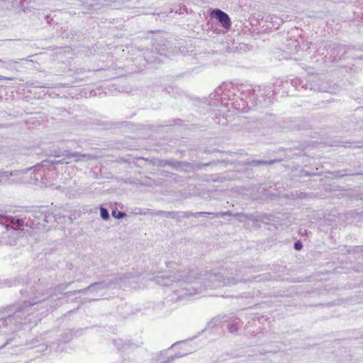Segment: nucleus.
Returning <instances> with one entry per match:
<instances>
[{
    "mask_svg": "<svg viewBox=\"0 0 363 363\" xmlns=\"http://www.w3.org/2000/svg\"><path fill=\"white\" fill-rule=\"evenodd\" d=\"M6 282L9 286L21 284L23 288L20 289L22 301L0 308V333L4 334L19 330L27 320L36 324L41 317L30 316L35 311L44 309L46 298L45 282L35 275V272L26 277H15Z\"/></svg>",
    "mask_w": 363,
    "mask_h": 363,
    "instance_id": "f257e3e1",
    "label": "nucleus"
},
{
    "mask_svg": "<svg viewBox=\"0 0 363 363\" xmlns=\"http://www.w3.org/2000/svg\"><path fill=\"white\" fill-rule=\"evenodd\" d=\"M235 277H225L221 272L213 273L205 272V274L196 277L194 271L186 274L185 272H177L173 275L160 276V286L169 287L168 291L173 293L171 301L184 298L188 296L201 294L207 288H217L225 285L235 284L238 282H246L250 279L240 278V274H246L254 272L252 267H242L235 270Z\"/></svg>",
    "mask_w": 363,
    "mask_h": 363,
    "instance_id": "f03ea898",
    "label": "nucleus"
},
{
    "mask_svg": "<svg viewBox=\"0 0 363 363\" xmlns=\"http://www.w3.org/2000/svg\"><path fill=\"white\" fill-rule=\"evenodd\" d=\"M130 273L124 275L118 274L115 277L114 279L95 282L90 284L86 288L65 293H63V291L67 289L72 284V281L57 285L55 288L52 289L51 293L48 291V283L46 282V280L45 279H40V281H43L45 282L46 289V298L45 304H43V308L45 310V311H42L39 315L40 316L43 315L44 313L49 311V309L55 308L57 306L62 304L65 302H67L71 296L79 293H82L84 294L90 293L94 296L91 298V301L99 300V297L102 296V291L108 289L113 286L120 284L121 282H123V279H130Z\"/></svg>",
    "mask_w": 363,
    "mask_h": 363,
    "instance_id": "7ed1b4c3",
    "label": "nucleus"
},
{
    "mask_svg": "<svg viewBox=\"0 0 363 363\" xmlns=\"http://www.w3.org/2000/svg\"><path fill=\"white\" fill-rule=\"evenodd\" d=\"M44 210L43 208L35 209L28 212L26 214H19L14 216H1V223H13L17 225H23L30 228L38 230H46L44 219Z\"/></svg>",
    "mask_w": 363,
    "mask_h": 363,
    "instance_id": "20e7f679",
    "label": "nucleus"
},
{
    "mask_svg": "<svg viewBox=\"0 0 363 363\" xmlns=\"http://www.w3.org/2000/svg\"><path fill=\"white\" fill-rule=\"evenodd\" d=\"M239 91L238 86H235L231 82H223L220 86L217 87L214 92L211 94L210 99L216 100L213 103L214 106H218L220 104L222 106H227L228 102L226 100L233 101V96L236 95L235 91Z\"/></svg>",
    "mask_w": 363,
    "mask_h": 363,
    "instance_id": "39448f33",
    "label": "nucleus"
},
{
    "mask_svg": "<svg viewBox=\"0 0 363 363\" xmlns=\"http://www.w3.org/2000/svg\"><path fill=\"white\" fill-rule=\"evenodd\" d=\"M38 167V166H33L31 167L26 168L23 169H18L11 172L0 171V185L26 182L28 181L26 179V175L29 174L32 169L35 171Z\"/></svg>",
    "mask_w": 363,
    "mask_h": 363,
    "instance_id": "423d86ee",
    "label": "nucleus"
},
{
    "mask_svg": "<svg viewBox=\"0 0 363 363\" xmlns=\"http://www.w3.org/2000/svg\"><path fill=\"white\" fill-rule=\"evenodd\" d=\"M82 332V330H78L76 332H73L72 330H67L65 331L62 335L61 338L57 340V342H48L46 341L45 342H43V347H45L46 349L48 347H50V349H53L56 351H62L63 350V347H60L61 342L62 343H67L72 340L74 336H77V333Z\"/></svg>",
    "mask_w": 363,
    "mask_h": 363,
    "instance_id": "0eeeda50",
    "label": "nucleus"
},
{
    "mask_svg": "<svg viewBox=\"0 0 363 363\" xmlns=\"http://www.w3.org/2000/svg\"><path fill=\"white\" fill-rule=\"evenodd\" d=\"M211 18L217 20L221 26L226 30L231 27V20L228 13L219 9H211L209 13Z\"/></svg>",
    "mask_w": 363,
    "mask_h": 363,
    "instance_id": "6e6552de",
    "label": "nucleus"
},
{
    "mask_svg": "<svg viewBox=\"0 0 363 363\" xmlns=\"http://www.w3.org/2000/svg\"><path fill=\"white\" fill-rule=\"evenodd\" d=\"M55 157H65L66 160L74 162L87 161L94 159V157L89 154H81L78 152H72L68 150H63L62 154L55 155Z\"/></svg>",
    "mask_w": 363,
    "mask_h": 363,
    "instance_id": "1a4fd4ad",
    "label": "nucleus"
},
{
    "mask_svg": "<svg viewBox=\"0 0 363 363\" xmlns=\"http://www.w3.org/2000/svg\"><path fill=\"white\" fill-rule=\"evenodd\" d=\"M167 35L166 33L160 31V56L163 55L167 56L169 53L174 52L177 49V46L174 45V43L168 40L164 36Z\"/></svg>",
    "mask_w": 363,
    "mask_h": 363,
    "instance_id": "9d476101",
    "label": "nucleus"
},
{
    "mask_svg": "<svg viewBox=\"0 0 363 363\" xmlns=\"http://www.w3.org/2000/svg\"><path fill=\"white\" fill-rule=\"evenodd\" d=\"M240 99L242 101L247 100L252 103V104H256V96L259 94H256V89L252 88L251 86H243L241 85L239 88Z\"/></svg>",
    "mask_w": 363,
    "mask_h": 363,
    "instance_id": "9b49d317",
    "label": "nucleus"
},
{
    "mask_svg": "<svg viewBox=\"0 0 363 363\" xmlns=\"http://www.w3.org/2000/svg\"><path fill=\"white\" fill-rule=\"evenodd\" d=\"M44 219L45 222L46 230L50 229L53 225L54 223H61V219L65 218L55 212H51L44 210Z\"/></svg>",
    "mask_w": 363,
    "mask_h": 363,
    "instance_id": "f8f14e48",
    "label": "nucleus"
},
{
    "mask_svg": "<svg viewBox=\"0 0 363 363\" xmlns=\"http://www.w3.org/2000/svg\"><path fill=\"white\" fill-rule=\"evenodd\" d=\"M183 217L189 218L191 216L195 217V218H199L200 216H205V215H211L213 218H218V217H223L225 216H231L232 213L230 211H225V212H219V213H210V212H196V213H191L189 211L184 212Z\"/></svg>",
    "mask_w": 363,
    "mask_h": 363,
    "instance_id": "ddd939ff",
    "label": "nucleus"
},
{
    "mask_svg": "<svg viewBox=\"0 0 363 363\" xmlns=\"http://www.w3.org/2000/svg\"><path fill=\"white\" fill-rule=\"evenodd\" d=\"M35 166H38V168L35 169H32L30 173V179L34 180L35 182H38L43 179V176L44 175V169L40 164H38Z\"/></svg>",
    "mask_w": 363,
    "mask_h": 363,
    "instance_id": "4468645a",
    "label": "nucleus"
},
{
    "mask_svg": "<svg viewBox=\"0 0 363 363\" xmlns=\"http://www.w3.org/2000/svg\"><path fill=\"white\" fill-rule=\"evenodd\" d=\"M240 326L241 323L240 319L235 318L228 325V331L230 333H235L238 331Z\"/></svg>",
    "mask_w": 363,
    "mask_h": 363,
    "instance_id": "2eb2a0df",
    "label": "nucleus"
},
{
    "mask_svg": "<svg viewBox=\"0 0 363 363\" xmlns=\"http://www.w3.org/2000/svg\"><path fill=\"white\" fill-rule=\"evenodd\" d=\"M277 162L275 160H252L250 164L252 166L254 167H258L260 165H267V164H273Z\"/></svg>",
    "mask_w": 363,
    "mask_h": 363,
    "instance_id": "dca6fc26",
    "label": "nucleus"
},
{
    "mask_svg": "<svg viewBox=\"0 0 363 363\" xmlns=\"http://www.w3.org/2000/svg\"><path fill=\"white\" fill-rule=\"evenodd\" d=\"M274 216L272 214H262L259 216L257 218V221H260L265 224H269L270 221H273Z\"/></svg>",
    "mask_w": 363,
    "mask_h": 363,
    "instance_id": "f3484780",
    "label": "nucleus"
},
{
    "mask_svg": "<svg viewBox=\"0 0 363 363\" xmlns=\"http://www.w3.org/2000/svg\"><path fill=\"white\" fill-rule=\"evenodd\" d=\"M224 317H215L213 318L210 322L208 323L207 327L208 328H213L216 326H217L218 324H220L222 322V318Z\"/></svg>",
    "mask_w": 363,
    "mask_h": 363,
    "instance_id": "a211bd4d",
    "label": "nucleus"
},
{
    "mask_svg": "<svg viewBox=\"0 0 363 363\" xmlns=\"http://www.w3.org/2000/svg\"><path fill=\"white\" fill-rule=\"evenodd\" d=\"M271 277V275L269 274H259L257 276H255L252 277L253 281L255 282H259L262 281H266L269 280Z\"/></svg>",
    "mask_w": 363,
    "mask_h": 363,
    "instance_id": "6ab92c4d",
    "label": "nucleus"
},
{
    "mask_svg": "<svg viewBox=\"0 0 363 363\" xmlns=\"http://www.w3.org/2000/svg\"><path fill=\"white\" fill-rule=\"evenodd\" d=\"M100 216L104 220H108L110 218V214L107 208L101 206L100 207Z\"/></svg>",
    "mask_w": 363,
    "mask_h": 363,
    "instance_id": "aec40b11",
    "label": "nucleus"
},
{
    "mask_svg": "<svg viewBox=\"0 0 363 363\" xmlns=\"http://www.w3.org/2000/svg\"><path fill=\"white\" fill-rule=\"evenodd\" d=\"M274 95V91L271 86H264V97L270 99Z\"/></svg>",
    "mask_w": 363,
    "mask_h": 363,
    "instance_id": "412c9836",
    "label": "nucleus"
},
{
    "mask_svg": "<svg viewBox=\"0 0 363 363\" xmlns=\"http://www.w3.org/2000/svg\"><path fill=\"white\" fill-rule=\"evenodd\" d=\"M186 354H187V353L178 352V353L175 354L174 355H172L169 357H168L166 361H164L163 363H171V362H172L176 358L182 357Z\"/></svg>",
    "mask_w": 363,
    "mask_h": 363,
    "instance_id": "4be33fe9",
    "label": "nucleus"
},
{
    "mask_svg": "<svg viewBox=\"0 0 363 363\" xmlns=\"http://www.w3.org/2000/svg\"><path fill=\"white\" fill-rule=\"evenodd\" d=\"M112 216L116 219H121L123 218L126 216V214L124 212L118 210H113Z\"/></svg>",
    "mask_w": 363,
    "mask_h": 363,
    "instance_id": "5701e85b",
    "label": "nucleus"
},
{
    "mask_svg": "<svg viewBox=\"0 0 363 363\" xmlns=\"http://www.w3.org/2000/svg\"><path fill=\"white\" fill-rule=\"evenodd\" d=\"M256 89V94H259L258 96H256V101L258 99V98L264 97V86H258L257 87H255Z\"/></svg>",
    "mask_w": 363,
    "mask_h": 363,
    "instance_id": "b1692460",
    "label": "nucleus"
},
{
    "mask_svg": "<svg viewBox=\"0 0 363 363\" xmlns=\"http://www.w3.org/2000/svg\"><path fill=\"white\" fill-rule=\"evenodd\" d=\"M45 338H42L41 337H36L35 339L33 340L32 342L30 343V345H31V347H38V346H40V340H44Z\"/></svg>",
    "mask_w": 363,
    "mask_h": 363,
    "instance_id": "393cba45",
    "label": "nucleus"
},
{
    "mask_svg": "<svg viewBox=\"0 0 363 363\" xmlns=\"http://www.w3.org/2000/svg\"><path fill=\"white\" fill-rule=\"evenodd\" d=\"M294 248L296 250V251H299L301 250L302 248H303V244L301 241H296L294 242Z\"/></svg>",
    "mask_w": 363,
    "mask_h": 363,
    "instance_id": "a878e982",
    "label": "nucleus"
},
{
    "mask_svg": "<svg viewBox=\"0 0 363 363\" xmlns=\"http://www.w3.org/2000/svg\"><path fill=\"white\" fill-rule=\"evenodd\" d=\"M58 162H60L61 164H68L70 163V161L66 160V158L63 157L62 160H58Z\"/></svg>",
    "mask_w": 363,
    "mask_h": 363,
    "instance_id": "bb28decb",
    "label": "nucleus"
},
{
    "mask_svg": "<svg viewBox=\"0 0 363 363\" xmlns=\"http://www.w3.org/2000/svg\"><path fill=\"white\" fill-rule=\"evenodd\" d=\"M174 213H170V212H167V211H161L160 212V216H167V215H172V214H174Z\"/></svg>",
    "mask_w": 363,
    "mask_h": 363,
    "instance_id": "cd10ccee",
    "label": "nucleus"
},
{
    "mask_svg": "<svg viewBox=\"0 0 363 363\" xmlns=\"http://www.w3.org/2000/svg\"><path fill=\"white\" fill-rule=\"evenodd\" d=\"M62 151L57 150L54 151V156L55 157V155L62 154Z\"/></svg>",
    "mask_w": 363,
    "mask_h": 363,
    "instance_id": "c85d7f7f",
    "label": "nucleus"
},
{
    "mask_svg": "<svg viewBox=\"0 0 363 363\" xmlns=\"http://www.w3.org/2000/svg\"><path fill=\"white\" fill-rule=\"evenodd\" d=\"M135 210L137 211H135V214H143V213L145 214V213H143V212H142V211H141V209H140V208H139V209H135Z\"/></svg>",
    "mask_w": 363,
    "mask_h": 363,
    "instance_id": "c756f323",
    "label": "nucleus"
},
{
    "mask_svg": "<svg viewBox=\"0 0 363 363\" xmlns=\"http://www.w3.org/2000/svg\"><path fill=\"white\" fill-rule=\"evenodd\" d=\"M184 342H185V341H180V342H177V343L174 344V345H172V347H174V346H176V345H179V344H182V343H184Z\"/></svg>",
    "mask_w": 363,
    "mask_h": 363,
    "instance_id": "7c9ffc66",
    "label": "nucleus"
},
{
    "mask_svg": "<svg viewBox=\"0 0 363 363\" xmlns=\"http://www.w3.org/2000/svg\"><path fill=\"white\" fill-rule=\"evenodd\" d=\"M52 164H60V162H58V160H55V161L52 162Z\"/></svg>",
    "mask_w": 363,
    "mask_h": 363,
    "instance_id": "2f4dec72",
    "label": "nucleus"
},
{
    "mask_svg": "<svg viewBox=\"0 0 363 363\" xmlns=\"http://www.w3.org/2000/svg\"><path fill=\"white\" fill-rule=\"evenodd\" d=\"M303 194H304L301 193V194L298 196V197H299V198H302V197H303Z\"/></svg>",
    "mask_w": 363,
    "mask_h": 363,
    "instance_id": "473e14b6",
    "label": "nucleus"
},
{
    "mask_svg": "<svg viewBox=\"0 0 363 363\" xmlns=\"http://www.w3.org/2000/svg\"><path fill=\"white\" fill-rule=\"evenodd\" d=\"M6 79V77H4V76L0 75V79Z\"/></svg>",
    "mask_w": 363,
    "mask_h": 363,
    "instance_id": "72a5a7b5",
    "label": "nucleus"
},
{
    "mask_svg": "<svg viewBox=\"0 0 363 363\" xmlns=\"http://www.w3.org/2000/svg\"><path fill=\"white\" fill-rule=\"evenodd\" d=\"M41 87H48V86L43 85V86H41Z\"/></svg>",
    "mask_w": 363,
    "mask_h": 363,
    "instance_id": "f704fd0d",
    "label": "nucleus"
},
{
    "mask_svg": "<svg viewBox=\"0 0 363 363\" xmlns=\"http://www.w3.org/2000/svg\"><path fill=\"white\" fill-rule=\"evenodd\" d=\"M89 9L91 10V8H89ZM91 10H96V9L92 8Z\"/></svg>",
    "mask_w": 363,
    "mask_h": 363,
    "instance_id": "c9c22d12",
    "label": "nucleus"
},
{
    "mask_svg": "<svg viewBox=\"0 0 363 363\" xmlns=\"http://www.w3.org/2000/svg\"><path fill=\"white\" fill-rule=\"evenodd\" d=\"M0 62H1V60H0Z\"/></svg>",
    "mask_w": 363,
    "mask_h": 363,
    "instance_id": "e433bc0d",
    "label": "nucleus"
}]
</instances>
